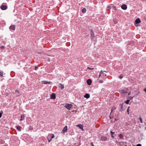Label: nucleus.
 <instances>
[{
	"label": "nucleus",
	"instance_id": "49530a36",
	"mask_svg": "<svg viewBox=\"0 0 146 146\" xmlns=\"http://www.w3.org/2000/svg\"><path fill=\"white\" fill-rule=\"evenodd\" d=\"M38 53H39V54H40V52H38Z\"/></svg>",
	"mask_w": 146,
	"mask_h": 146
},
{
	"label": "nucleus",
	"instance_id": "5701e85b",
	"mask_svg": "<svg viewBox=\"0 0 146 146\" xmlns=\"http://www.w3.org/2000/svg\"><path fill=\"white\" fill-rule=\"evenodd\" d=\"M113 20L115 24H116L118 23V21L116 19H113Z\"/></svg>",
	"mask_w": 146,
	"mask_h": 146
},
{
	"label": "nucleus",
	"instance_id": "0eeeda50",
	"mask_svg": "<svg viewBox=\"0 0 146 146\" xmlns=\"http://www.w3.org/2000/svg\"><path fill=\"white\" fill-rule=\"evenodd\" d=\"M67 126H65L64 127L62 131V132H63V133H66L67 131Z\"/></svg>",
	"mask_w": 146,
	"mask_h": 146
},
{
	"label": "nucleus",
	"instance_id": "72a5a7b5",
	"mask_svg": "<svg viewBox=\"0 0 146 146\" xmlns=\"http://www.w3.org/2000/svg\"><path fill=\"white\" fill-rule=\"evenodd\" d=\"M16 92H17L19 94L20 93V92L19 91V90H16V91H15Z\"/></svg>",
	"mask_w": 146,
	"mask_h": 146
},
{
	"label": "nucleus",
	"instance_id": "4468645a",
	"mask_svg": "<svg viewBox=\"0 0 146 146\" xmlns=\"http://www.w3.org/2000/svg\"><path fill=\"white\" fill-rule=\"evenodd\" d=\"M43 83L44 84H50L51 83V82L50 81H43Z\"/></svg>",
	"mask_w": 146,
	"mask_h": 146
},
{
	"label": "nucleus",
	"instance_id": "2eb2a0df",
	"mask_svg": "<svg viewBox=\"0 0 146 146\" xmlns=\"http://www.w3.org/2000/svg\"><path fill=\"white\" fill-rule=\"evenodd\" d=\"M17 129L19 131H21V127L20 126H17L16 127Z\"/></svg>",
	"mask_w": 146,
	"mask_h": 146
},
{
	"label": "nucleus",
	"instance_id": "ea45409f",
	"mask_svg": "<svg viewBox=\"0 0 146 146\" xmlns=\"http://www.w3.org/2000/svg\"><path fill=\"white\" fill-rule=\"evenodd\" d=\"M144 91L146 93V88L144 89Z\"/></svg>",
	"mask_w": 146,
	"mask_h": 146
},
{
	"label": "nucleus",
	"instance_id": "a19ab883",
	"mask_svg": "<svg viewBox=\"0 0 146 146\" xmlns=\"http://www.w3.org/2000/svg\"><path fill=\"white\" fill-rule=\"evenodd\" d=\"M128 93V95L129 96V95H130V94L131 92H129Z\"/></svg>",
	"mask_w": 146,
	"mask_h": 146
},
{
	"label": "nucleus",
	"instance_id": "79ce46f5",
	"mask_svg": "<svg viewBox=\"0 0 146 146\" xmlns=\"http://www.w3.org/2000/svg\"><path fill=\"white\" fill-rule=\"evenodd\" d=\"M47 139H48V140H50V139H48V137H47Z\"/></svg>",
	"mask_w": 146,
	"mask_h": 146
},
{
	"label": "nucleus",
	"instance_id": "f8f14e48",
	"mask_svg": "<svg viewBox=\"0 0 146 146\" xmlns=\"http://www.w3.org/2000/svg\"><path fill=\"white\" fill-rule=\"evenodd\" d=\"M84 97L88 99L90 98V95L88 94H86L84 96Z\"/></svg>",
	"mask_w": 146,
	"mask_h": 146
},
{
	"label": "nucleus",
	"instance_id": "4be33fe9",
	"mask_svg": "<svg viewBox=\"0 0 146 146\" xmlns=\"http://www.w3.org/2000/svg\"><path fill=\"white\" fill-rule=\"evenodd\" d=\"M59 84L60 86V88L61 89L64 88V87L63 85L62 84Z\"/></svg>",
	"mask_w": 146,
	"mask_h": 146
},
{
	"label": "nucleus",
	"instance_id": "c85d7f7f",
	"mask_svg": "<svg viewBox=\"0 0 146 146\" xmlns=\"http://www.w3.org/2000/svg\"><path fill=\"white\" fill-rule=\"evenodd\" d=\"M123 76H122V75H120V76H119V78L120 79H121L123 78Z\"/></svg>",
	"mask_w": 146,
	"mask_h": 146
},
{
	"label": "nucleus",
	"instance_id": "de8ad7c7",
	"mask_svg": "<svg viewBox=\"0 0 146 146\" xmlns=\"http://www.w3.org/2000/svg\"><path fill=\"white\" fill-rule=\"evenodd\" d=\"M105 75L106 76V74H105Z\"/></svg>",
	"mask_w": 146,
	"mask_h": 146
},
{
	"label": "nucleus",
	"instance_id": "6e6552de",
	"mask_svg": "<svg viewBox=\"0 0 146 146\" xmlns=\"http://www.w3.org/2000/svg\"><path fill=\"white\" fill-rule=\"evenodd\" d=\"M121 7L123 9V10H126L127 8V6L125 4L122 5L121 6Z\"/></svg>",
	"mask_w": 146,
	"mask_h": 146
},
{
	"label": "nucleus",
	"instance_id": "8fccbe9b",
	"mask_svg": "<svg viewBox=\"0 0 146 146\" xmlns=\"http://www.w3.org/2000/svg\"><path fill=\"white\" fill-rule=\"evenodd\" d=\"M139 92H138V94H139Z\"/></svg>",
	"mask_w": 146,
	"mask_h": 146
},
{
	"label": "nucleus",
	"instance_id": "393cba45",
	"mask_svg": "<svg viewBox=\"0 0 146 146\" xmlns=\"http://www.w3.org/2000/svg\"><path fill=\"white\" fill-rule=\"evenodd\" d=\"M130 101V100H127L125 102V104H128Z\"/></svg>",
	"mask_w": 146,
	"mask_h": 146
},
{
	"label": "nucleus",
	"instance_id": "09e8293b",
	"mask_svg": "<svg viewBox=\"0 0 146 146\" xmlns=\"http://www.w3.org/2000/svg\"><path fill=\"white\" fill-rule=\"evenodd\" d=\"M139 92H138V94H139Z\"/></svg>",
	"mask_w": 146,
	"mask_h": 146
},
{
	"label": "nucleus",
	"instance_id": "f704fd0d",
	"mask_svg": "<svg viewBox=\"0 0 146 146\" xmlns=\"http://www.w3.org/2000/svg\"><path fill=\"white\" fill-rule=\"evenodd\" d=\"M88 68L90 70H93L94 68H90V67H88Z\"/></svg>",
	"mask_w": 146,
	"mask_h": 146
},
{
	"label": "nucleus",
	"instance_id": "f03ea898",
	"mask_svg": "<svg viewBox=\"0 0 146 146\" xmlns=\"http://www.w3.org/2000/svg\"><path fill=\"white\" fill-rule=\"evenodd\" d=\"M72 105L71 104L66 103L65 106V107L68 110H70L72 107Z\"/></svg>",
	"mask_w": 146,
	"mask_h": 146
},
{
	"label": "nucleus",
	"instance_id": "7ed1b4c3",
	"mask_svg": "<svg viewBox=\"0 0 146 146\" xmlns=\"http://www.w3.org/2000/svg\"><path fill=\"white\" fill-rule=\"evenodd\" d=\"M140 22L141 21L140 20V19L139 18H137L135 21V25L136 27H137L138 26V25L137 24H139L140 23Z\"/></svg>",
	"mask_w": 146,
	"mask_h": 146
},
{
	"label": "nucleus",
	"instance_id": "9d476101",
	"mask_svg": "<svg viewBox=\"0 0 146 146\" xmlns=\"http://www.w3.org/2000/svg\"><path fill=\"white\" fill-rule=\"evenodd\" d=\"M101 139L102 141H106L107 139V137L105 136H102Z\"/></svg>",
	"mask_w": 146,
	"mask_h": 146
},
{
	"label": "nucleus",
	"instance_id": "6ab92c4d",
	"mask_svg": "<svg viewBox=\"0 0 146 146\" xmlns=\"http://www.w3.org/2000/svg\"><path fill=\"white\" fill-rule=\"evenodd\" d=\"M110 133L111 135V136L112 138H114V136L113 135V134L115 133L114 132H113L111 131H110Z\"/></svg>",
	"mask_w": 146,
	"mask_h": 146
},
{
	"label": "nucleus",
	"instance_id": "bb28decb",
	"mask_svg": "<svg viewBox=\"0 0 146 146\" xmlns=\"http://www.w3.org/2000/svg\"><path fill=\"white\" fill-rule=\"evenodd\" d=\"M139 119L140 120V121L141 123H143L142 120V118L141 117H139Z\"/></svg>",
	"mask_w": 146,
	"mask_h": 146
},
{
	"label": "nucleus",
	"instance_id": "423d86ee",
	"mask_svg": "<svg viewBox=\"0 0 146 146\" xmlns=\"http://www.w3.org/2000/svg\"><path fill=\"white\" fill-rule=\"evenodd\" d=\"M50 98L53 99H55L56 98V95L55 94L53 93L52 94L50 97Z\"/></svg>",
	"mask_w": 146,
	"mask_h": 146
},
{
	"label": "nucleus",
	"instance_id": "20e7f679",
	"mask_svg": "<svg viewBox=\"0 0 146 146\" xmlns=\"http://www.w3.org/2000/svg\"><path fill=\"white\" fill-rule=\"evenodd\" d=\"M1 9L2 10H5L7 8V6L4 5H2L1 7Z\"/></svg>",
	"mask_w": 146,
	"mask_h": 146
},
{
	"label": "nucleus",
	"instance_id": "4c0bfd02",
	"mask_svg": "<svg viewBox=\"0 0 146 146\" xmlns=\"http://www.w3.org/2000/svg\"><path fill=\"white\" fill-rule=\"evenodd\" d=\"M136 146H141V145L140 144H138L136 145Z\"/></svg>",
	"mask_w": 146,
	"mask_h": 146
},
{
	"label": "nucleus",
	"instance_id": "412c9836",
	"mask_svg": "<svg viewBox=\"0 0 146 146\" xmlns=\"http://www.w3.org/2000/svg\"><path fill=\"white\" fill-rule=\"evenodd\" d=\"M134 96H133V97H131V96H128L127 97V99H129V100H131L133 98Z\"/></svg>",
	"mask_w": 146,
	"mask_h": 146
},
{
	"label": "nucleus",
	"instance_id": "a18cd8bd",
	"mask_svg": "<svg viewBox=\"0 0 146 146\" xmlns=\"http://www.w3.org/2000/svg\"><path fill=\"white\" fill-rule=\"evenodd\" d=\"M110 118L111 119V117L110 116Z\"/></svg>",
	"mask_w": 146,
	"mask_h": 146
},
{
	"label": "nucleus",
	"instance_id": "f257e3e1",
	"mask_svg": "<svg viewBox=\"0 0 146 146\" xmlns=\"http://www.w3.org/2000/svg\"><path fill=\"white\" fill-rule=\"evenodd\" d=\"M90 32L91 33V39L94 41H96V37L95 36L94 33L92 29L90 30Z\"/></svg>",
	"mask_w": 146,
	"mask_h": 146
},
{
	"label": "nucleus",
	"instance_id": "a878e982",
	"mask_svg": "<svg viewBox=\"0 0 146 146\" xmlns=\"http://www.w3.org/2000/svg\"><path fill=\"white\" fill-rule=\"evenodd\" d=\"M116 108L115 107H114L112 108V109H111V113L112 112V111H113L114 110H115Z\"/></svg>",
	"mask_w": 146,
	"mask_h": 146
},
{
	"label": "nucleus",
	"instance_id": "c03bdc74",
	"mask_svg": "<svg viewBox=\"0 0 146 146\" xmlns=\"http://www.w3.org/2000/svg\"><path fill=\"white\" fill-rule=\"evenodd\" d=\"M100 74H100V75H99V76H100Z\"/></svg>",
	"mask_w": 146,
	"mask_h": 146
},
{
	"label": "nucleus",
	"instance_id": "e433bc0d",
	"mask_svg": "<svg viewBox=\"0 0 146 146\" xmlns=\"http://www.w3.org/2000/svg\"><path fill=\"white\" fill-rule=\"evenodd\" d=\"M123 93L125 94V93H127V92L126 91H123Z\"/></svg>",
	"mask_w": 146,
	"mask_h": 146
},
{
	"label": "nucleus",
	"instance_id": "1a4fd4ad",
	"mask_svg": "<svg viewBox=\"0 0 146 146\" xmlns=\"http://www.w3.org/2000/svg\"><path fill=\"white\" fill-rule=\"evenodd\" d=\"M87 82L88 85H90L92 84V80L90 79H88L87 80Z\"/></svg>",
	"mask_w": 146,
	"mask_h": 146
},
{
	"label": "nucleus",
	"instance_id": "dca6fc26",
	"mask_svg": "<svg viewBox=\"0 0 146 146\" xmlns=\"http://www.w3.org/2000/svg\"><path fill=\"white\" fill-rule=\"evenodd\" d=\"M119 137L121 139H123V135L122 134H120L119 135Z\"/></svg>",
	"mask_w": 146,
	"mask_h": 146
},
{
	"label": "nucleus",
	"instance_id": "473e14b6",
	"mask_svg": "<svg viewBox=\"0 0 146 146\" xmlns=\"http://www.w3.org/2000/svg\"><path fill=\"white\" fill-rule=\"evenodd\" d=\"M38 66H35V70H38Z\"/></svg>",
	"mask_w": 146,
	"mask_h": 146
},
{
	"label": "nucleus",
	"instance_id": "c9c22d12",
	"mask_svg": "<svg viewBox=\"0 0 146 146\" xmlns=\"http://www.w3.org/2000/svg\"><path fill=\"white\" fill-rule=\"evenodd\" d=\"M90 145L91 146H94L93 143H90Z\"/></svg>",
	"mask_w": 146,
	"mask_h": 146
},
{
	"label": "nucleus",
	"instance_id": "9b49d317",
	"mask_svg": "<svg viewBox=\"0 0 146 146\" xmlns=\"http://www.w3.org/2000/svg\"><path fill=\"white\" fill-rule=\"evenodd\" d=\"M76 126L79 127L80 129H83V126L81 124H78Z\"/></svg>",
	"mask_w": 146,
	"mask_h": 146
},
{
	"label": "nucleus",
	"instance_id": "a211bd4d",
	"mask_svg": "<svg viewBox=\"0 0 146 146\" xmlns=\"http://www.w3.org/2000/svg\"><path fill=\"white\" fill-rule=\"evenodd\" d=\"M54 134H52L51 136L50 137V140H48V142H50L52 139L54 138Z\"/></svg>",
	"mask_w": 146,
	"mask_h": 146
},
{
	"label": "nucleus",
	"instance_id": "3c124183",
	"mask_svg": "<svg viewBox=\"0 0 146 146\" xmlns=\"http://www.w3.org/2000/svg\"><path fill=\"white\" fill-rule=\"evenodd\" d=\"M139 92H138V94H139Z\"/></svg>",
	"mask_w": 146,
	"mask_h": 146
},
{
	"label": "nucleus",
	"instance_id": "58836bf2",
	"mask_svg": "<svg viewBox=\"0 0 146 146\" xmlns=\"http://www.w3.org/2000/svg\"><path fill=\"white\" fill-rule=\"evenodd\" d=\"M103 72L104 71H103L102 70H101L100 72V74H102L103 73Z\"/></svg>",
	"mask_w": 146,
	"mask_h": 146
},
{
	"label": "nucleus",
	"instance_id": "b1692460",
	"mask_svg": "<svg viewBox=\"0 0 146 146\" xmlns=\"http://www.w3.org/2000/svg\"><path fill=\"white\" fill-rule=\"evenodd\" d=\"M3 71H1L0 72V77H3Z\"/></svg>",
	"mask_w": 146,
	"mask_h": 146
},
{
	"label": "nucleus",
	"instance_id": "2f4dec72",
	"mask_svg": "<svg viewBox=\"0 0 146 146\" xmlns=\"http://www.w3.org/2000/svg\"><path fill=\"white\" fill-rule=\"evenodd\" d=\"M0 48H1V49H3L4 48H5V46H1Z\"/></svg>",
	"mask_w": 146,
	"mask_h": 146
},
{
	"label": "nucleus",
	"instance_id": "f3484780",
	"mask_svg": "<svg viewBox=\"0 0 146 146\" xmlns=\"http://www.w3.org/2000/svg\"><path fill=\"white\" fill-rule=\"evenodd\" d=\"M25 115H21V121H23L24 119L25 118Z\"/></svg>",
	"mask_w": 146,
	"mask_h": 146
},
{
	"label": "nucleus",
	"instance_id": "39448f33",
	"mask_svg": "<svg viewBox=\"0 0 146 146\" xmlns=\"http://www.w3.org/2000/svg\"><path fill=\"white\" fill-rule=\"evenodd\" d=\"M9 29L10 30H15V25H12L9 27Z\"/></svg>",
	"mask_w": 146,
	"mask_h": 146
},
{
	"label": "nucleus",
	"instance_id": "7c9ffc66",
	"mask_svg": "<svg viewBox=\"0 0 146 146\" xmlns=\"http://www.w3.org/2000/svg\"><path fill=\"white\" fill-rule=\"evenodd\" d=\"M99 81V82L100 83H102L103 82V80H100Z\"/></svg>",
	"mask_w": 146,
	"mask_h": 146
},
{
	"label": "nucleus",
	"instance_id": "cd10ccee",
	"mask_svg": "<svg viewBox=\"0 0 146 146\" xmlns=\"http://www.w3.org/2000/svg\"><path fill=\"white\" fill-rule=\"evenodd\" d=\"M130 108V106L127 109V111L128 113V114H129V108Z\"/></svg>",
	"mask_w": 146,
	"mask_h": 146
},
{
	"label": "nucleus",
	"instance_id": "ddd939ff",
	"mask_svg": "<svg viewBox=\"0 0 146 146\" xmlns=\"http://www.w3.org/2000/svg\"><path fill=\"white\" fill-rule=\"evenodd\" d=\"M123 103H122L121 104H120L119 106L120 107V111L121 112L123 111Z\"/></svg>",
	"mask_w": 146,
	"mask_h": 146
},
{
	"label": "nucleus",
	"instance_id": "37998d69",
	"mask_svg": "<svg viewBox=\"0 0 146 146\" xmlns=\"http://www.w3.org/2000/svg\"><path fill=\"white\" fill-rule=\"evenodd\" d=\"M103 71L105 72H107L106 71Z\"/></svg>",
	"mask_w": 146,
	"mask_h": 146
},
{
	"label": "nucleus",
	"instance_id": "aec40b11",
	"mask_svg": "<svg viewBox=\"0 0 146 146\" xmlns=\"http://www.w3.org/2000/svg\"><path fill=\"white\" fill-rule=\"evenodd\" d=\"M86 9L85 8H84L83 9H82V11L83 13H85L86 12Z\"/></svg>",
	"mask_w": 146,
	"mask_h": 146
},
{
	"label": "nucleus",
	"instance_id": "c756f323",
	"mask_svg": "<svg viewBox=\"0 0 146 146\" xmlns=\"http://www.w3.org/2000/svg\"><path fill=\"white\" fill-rule=\"evenodd\" d=\"M1 111L2 112V113L0 112V118L2 117V114L3 113L2 111Z\"/></svg>",
	"mask_w": 146,
	"mask_h": 146
}]
</instances>
